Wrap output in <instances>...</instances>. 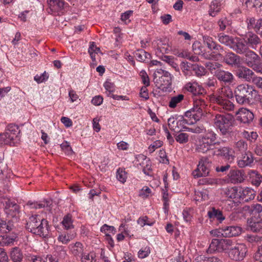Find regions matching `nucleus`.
I'll return each instance as SVG.
<instances>
[{
  "mask_svg": "<svg viewBox=\"0 0 262 262\" xmlns=\"http://www.w3.org/2000/svg\"><path fill=\"white\" fill-rule=\"evenodd\" d=\"M26 228L28 231L42 237L46 238L49 236L48 222L38 215H32L28 219Z\"/></svg>",
  "mask_w": 262,
  "mask_h": 262,
  "instance_id": "nucleus-1",
  "label": "nucleus"
},
{
  "mask_svg": "<svg viewBox=\"0 0 262 262\" xmlns=\"http://www.w3.org/2000/svg\"><path fill=\"white\" fill-rule=\"evenodd\" d=\"M234 121L233 117L229 114H217L213 119L214 126L224 136L230 134Z\"/></svg>",
  "mask_w": 262,
  "mask_h": 262,
  "instance_id": "nucleus-2",
  "label": "nucleus"
},
{
  "mask_svg": "<svg viewBox=\"0 0 262 262\" xmlns=\"http://www.w3.org/2000/svg\"><path fill=\"white\" fill-rule=\"evenodd\" d=\"M253 92L256 91L251 86L244 84L238 85L234 90L236 102L242 105L249 104L252 99Z\"/></svg>",
  "mask_w": 262,
  "mask_h": 262,
  "instance_id": "nucleus-3",
  "label": "nucleus"
},
{
  "mask_svg": "<svg viewBox=\"0 0 262 262\" xmlns=\"http://www.w3.org/2000/svg\"><path fill=\"white\" fill-rule=\"evenodd\" d=\"M244 54L246 65L256 73L262 74V62L259 55L249 49Z\"/></svg>",
  "mask_w": 262,
  "mask_h": 262,
  "instance_id": "nucleus-4",
  "label": "nucleus"
},
{
  "mask_svg": "<svg viewBox=\"0 0 262 262\" xmlns=\"http://www.w3.org/2000/svg\"><path fill=\"white\" fill-rule=\"evenodd\" d=\"M217 135L212 130H208L202 138L200 145L197 148L200 152L205 153L208 150L213 149L212 147L216 144L219 145V142H215Z\"/></svg>",
  "mask_w": 262,
  "mask_h": 262,
  "instance_id": "nucleus-5",
  "label": "nucleus"
},
{
  "mask_svg": "<svg viewBox=\"0 0 262 262\" xmlns=\"http://www.w3.org/2000/svg\"><path fill=\"white\" fill-rule=\"evenodd\" d=\"M20 130L18 125L14 124H8L5 129V132L0 134V145L9 144L11 141L19 137Z\"/></svg>",
  "mask_w": 262,
  "mask_h": 262,
  "instance_id": "nucleus-6",
  "label": "nucleus"
},
{
  "mask_svg": "<svg viewBox=\"0 0 262 262\" xmlns=\"http://www.w3.org/2000/svg\"><path fill=\"white\" fill-rule=\"evenodd\" d=\"M229 257L234 261H239L244 259L247 252V248L245 244H234L232 241V246L228 249Z\"/></svg>",
  "mask_w": 262,
  "mask_h": 262,
  "instance_id": "nucleus-7",
  "label": "nucleus"
},
{
  "mask_svg": "<svg viewBox=\"0 0 262 262\" xmlns=\"http://www.w3.org/2000/svg\"><path fill=\"white\" fill-rule=\"evenodd\" d=\"M211 166V162L208 157H202L197 168L192 173L193 177L194 178L207 177L209 173Z\"/></svg>",
  "mask_w": 262,
  "mask_h": 262,
  "instance_id": "nucleus-8",
  "label": "nucleus"
},
{
  "mask_svg": "<svg viewBox=\"0 0 262 262\" xmlns=\"http://www.w3.org/2000/svg\"><path fill=\"white\" fill-rule=\"evenodd\" d=\"M232 246V241L229 239H213L209 245L208 251L210 252L217 251L221 252L230 248Z\"/></svg>",
  "mask_w": 262,
  "mask_h": 262,
  "instance_id": "nucleus-9",
  "label": "nucleus"
},
{
  "mask_svg": "<svg viewBox=\"0 0 262 262\" xmlns=\"http://www.w3.org/2000/svg\"><path fill=\"white\" fill-rule=\"evenodd\" d=\"M1 203L3 204L5 213L8 216L17 220V216L19 213V206L14 202L11 201L8 198H2Z\"/></svg>",
  "mask_w": 262,
  "mask_h": 262,
  "instance_id": "nucleus-10",
  "label": "nucleus"
},
{
  "mask_svg": "<svg viewBox=\"0 0 262 262\" xmlns=\"http://www.w3.org/2000/svg\"><path fill=\"white\" fill-rule=\"evenodd\" d=\"M230 191L232 192V194L230 195V198H239L245 202H248L253 199L255 196L254 190L249 187H246L240 190L239 194H237V188L236 187H232Z\"/></svg>",
  "mask_w": 262,
  "mask_h": 262,
  "instance_id": "nucleus-11",
  "label": "nucleus"
},
{
  "mask_svg": "<svg viewBox=\"0 0 262 262\" xmlns=\"http://www.w3.org/2000/svg\"><path fill=\"white\" fill-rule=\"evenodd\" d=\"M188 124V121L183 116L178 117L176 120L174 117H171L168 119V125L169 128L175 132H179L182 128L187 129L185 125Z\"/></svg>",
  "mask_w": 262,
  "mask_h": 262,
  "instance_id": "nucleus-12",
  "label": "nucleus"
},
{
  "mask_svg": "<svg viewBox=\"0 0 262 262\" xmlns=\"http://www.w3.org/2000/svg\"><path fill=\"white\" fill-rule=\"evenodd\" d=\"M214 76L221 83L225 85H230L234 80V76L231 73L221 69L215 71Z\"/></svg>",
  "mask_w": 262,
  "mask_h": 262,
  "instance_id": "nucleus-13",
  "label": "nucleus"
},
{
  "mask_svg": "<svg viewBox=\"0 0 262 262\" xmlns=\"http://www.w3.org/2000/svg\"><path fill=\"white\" fill-rule=\"evenodd\" d=\"M213 155L222 157L230 162H232L235 157L233 149L227 146L220 147L215 150Z\"/></svg>",
  "mask_w": 262,
  "mask_h": 262,
  "instance_id": "nucleus-14",
  "label": "nucleus"
},
{
  "mask_svg": "<svg viewBox=\"0 0 262 262\" xmlns=\"http://www.w3.org/2000/svg\"><path fill=\"white\" fill-rule=\"evenodd\" d=\"M212 101L228 111H233L234 108V104L229 99L224 98L222 95H214L212 98Z\"/></svg>",
  "mask_w": 262,
  "mask_h": 262,
  "instance_id": "nucleus-15",
  "label": "nucleus"
},
{
  "mask_svg": "<svg viewBox=\"0 0 262 262\" xmlns=\"http://www.w3.org/2000/svg\"><path fill=\"white\" fill-rule=\"evenodd\" d=\"M227 177L228 181L233 184L241 183L245 179L244 171L235 169L230 170Z\"/></svg>",
  "mask_w": 262,
  "mask_h": 262,
  "instance_id": "nucleus-16",
  "label": "nucleus"
},
{
  "mask_svg": "<svg viewBox=\"0 0 262 262\" xmlns=\"http://www.w3.org/2000/svg\"><path fill=\"white\" fill-rule=\"evenodd\" d=\"M238 115L237 119L245 124L251 123L254 119L253 112L246 108H241L236 113Z\"/></svg>",
  "mask_w": 262,
  "mask_h": 262,
  "instance_id": "nucleus-17",
  "label": "nucleus"
},
{
  "mask_svg": "<svg viewBox=\"0 0 262 262\" xmlns=\"http://www.w3.org/2000/svg\"><path fill=\"white\" fill-rule=\"evenodd\" d=\"M236 76L247 82H253V79L256 76L253 71L247 67H243L237 70Z\"/></svg>",
  "mask_w": 262,
  "mask_h": 262,
  "instance_id": "nucleus-18",
  "label": "nucleus"
},
{
  "mask_svg": "<svg viewBox=\"0 0 262 262\" xmlns=\"http://www.w3.org/2000/svg\"><path fill=\"white\" fill-rule=\"evenodd\" d=\"M230 48L238 54H244L249 49L245 40L243 41L241 38L238 37L234 38Z\"/></svg>",
  "mask_w": 262,
  "mask_h": 262,
  "instance_id": "nucleus-19",
  "label": "nucleus"
},
{
  "mask_svg": "<svg viewBox=\"0 0 262 262\" xmlns=\"http://www.w3.org/2000/svg\"><path fill=\"white\" fill-rule=\"evenodd\" d=\"M247 46L253 49H256L257 46L261 42L260 38L255 33L249 32L244 38Z\"/></svg>",
  "mask_w": 262,
  "mask_h": 262,
  "instance_id": "nucleus-20",
  "label": "nucleus"
},
{
  "mask_svg": "<svg viewBox=\"0 0 262 262\" xmlns=\"http://www.w3.org/2000/svg\"><path fill=\"white\" fill-rule=\"evenodd\" d=\"M223 61L231 67H239L241 64V57L232 52L226 53L223 57Z\"/></svg>",
  "mask_w": 262,
  "mask_h": 262,
  "instance_id": "nucleus-21",
  "label": "nucleus"
},
{
  "mask_svg": "<svg viewBox=\"0 0 262 262\" xmlns=\"http://www.w3.org/2000/svg\"><path fill=\"white\" fill-rule=\"evenodd\" d=\"M222 231V235L225 237L236 236L241 234L242 231L241 228L234 226H224L220 228Z\"/></svg>",
  "mask_w": 262,
  "mask_h": 262,
  "instance_id": "nucleus-22",
  "label": "nucleus"
},
{
  "mask_svg": "<svg viewBox=\"0 0 262 262\" xmlns=\"http://www.w3.org/2000/svg\"><path fill=\"white\" fill-rule=\"evenodd\" d=\"M205 101L202 99H196L193 101V110L198 114V117L201 118L206 114V108L207 106Z\"/></svg>",
  "mask_w": 262,
  "mask_h": 262,
  "instance_id": "nucleus-23",
  "label": "nucleus"
},
{
  "mask_svg": "<svg viewBox=\"0 0 262 262\" xmlns=\"http://www.w3.org/2000/svg\"><path fill=\"white\" fill-rule=\"evenodd\" d=\"M252 154L250 151L242 154L241 159L237 161V165L241 168L250 166L253 162Z\"/></svg>",
  "mask_w": 262,
  "mask_h": 262,
  "instance_id": "nucleus-24",
  "label": "nucleus"
},
{
  "mask_svg": "<svg viewBox=\"0 0 262 262\" xmlns=\"http://www.w3.org/2000/svg\"><path fill=\"white\" fill-rule=\"evenodd\" d=\"M10 257L13 262H23L24 259V254L19 248L15 247L11 249Z\"/></svg>",
  "mask_w": 262,
  "mask_h": 262,
  "instance_id": "nucleus-25",
  "label": "nucleus"
},
{
  "mask_svg": "<svg viewBox=\"0 0 262 262\" xmlns=\"http://www.w3.org/2000/svg\"><path fill=\"white\" fill-rule=\"evenodd\" d=\"M48 4L50 11L49 13L58 12L63 9L64 2L63 0H48Z\"/></svg>",
  "mask_w": 262,
  "mask_h": 262,
  "instance_id": "nucleus-26",
  "label": "nucleus"
},
{
  "mask_svg": "<svg viewBox=\"0 0 262 262\" xmlns=\"http://www.w3.org/2000/svg\"><path fill=\"white\" fill-rule=\"evenodd\" d=\"M247 224L250 230L254 232H259L262 230V220L252 217L247 220Z\"/></svg>",
  "mask_w": 262,
  "mask_h": 262,
  "instance_id": "nucleus-27",
  "label": "nucleus"
},
{
  "mask_svg": "<svg viewBox=\"0 0 262 262\" xmlns=\"http://www.w3.org/2000/svg\"><path fill=\"white\" fill-rule=\"evenodd\" d=\"M140 159L143 160L140 165L142 166L143 171L146 175L151 176L153 174L150 160L144 155L139 156Z\"/></svg>",
  "mask_w": 262,
  "mask_h": 262,
  "instance_id": "nucleus-28",
  "label": "nucleus"
},
{
  "mask_svg": "<svg viewBox=\"0 0 262 262\" xmlns=\"http://www.w3.org/2000/svg\"><path fill=\"white\" fill-rule=\"evenodd\" d=\"M184 89L193 95L196 96L202 94V88L196 82L187 83L184 86Z\"/></svg>",
  "mask_w": 262,
  "mask_h": 262,
  "instance_id": "nucleus-29",
  "label": "nucleus"
},
{
  "mask_svg": "<svg viewBox=\"0 0 262 262\" xmlns=\"http://www.w3.org/2000/svg\"><path fill=\"white\" fill-rule=\"evenodd\" d=\"M203 40L209 49L217 50L219 52L224 51L223 47L214 41L212 37L204 36H203Z\"/></svg>",
  "mask_w": 262,
  "mask_h": 262,
  "instance_id": "nucleus-30",
  "label": "nucleus"
},
{
  "mask_svg": "<svg viewBox=\"0 0 262 262\" xmlns=\"http://www.w3.org/2000/svg\"><path fill=\"white\" fill-rule=\"evenodd\" d=\"M17 238L16 234L12 235H4L0 236V245L4 246H8L13 244Z\"/></svg>",
  "mask_w": 262,
  "mask_h": 262,
  "instance_id": "nucleus-31",
  "label": "nucleus"
},
{
  "mask_svg": "<svg viewBox=\"0 0 262 262\" xmlns=\"http://www.w3.org/2000/svg\"><path fill=\"white\" fill-rule=\"evenodd\" d=\"M249 212L251 214L254 215V217L262 220V205L259 204H252L250 207Z\"/></svg>",
  "mask_w": 262,
  "mask_h": 262,
  "instance_id": "nucleus-32",
  "label": "nucleus"
},
{
  "mask_svg": "<svg viewBox=\"0 0 262 262\" xmlns=\"http://www.w3.org/2000/svg\"><path fill=\"white\" fill-rule=\"evenodd\" d=\"M70 248L72 253L75 256L80 258L83 254V246L80 242H76L74 245H70Z\"/></svg>",
  "mask_w": 262,
  "mask_h": 262,
  "instance_id": "nucleus-33",
  "label": "nucleus"
},
{
  "mask_svg": "<svg viewBox=\"0 0 262 262\" xmlns=\"http://www.w3.org/2000/svg\"><path fill=\"white\" fill-rule=\"evenodd\" d=\"M251 183L256 186H258L262 182V176L257 171L251 170L249 172Z\"/></svg>",
  "mask_w": 262,
  "mask_h": 262,
  "instance_id": "nucleus-34",
  "label": "nucleus"
},
{
  "mask_svg": "<svg viewBox=\"0 0 262 262\" xmlns=\"http://www.w3.org/2000/svg\"><path fill=\"white\" fill-rule=\"evenodd\" d=\"M221 11V2L219 0L213 1L210 5L209 14V15L214 17Z\"/></svg>",
  "mask_w": 262,
  "mask_h": 262,
  "instance_id": "nucleus-35",
  "label": "nucleus"
},
{
  "mask_svg": "<svg viewBox=\"0 0 262 262\" xmlns=\"http://www.w3.org/2000/svg\"><path fill=\"white\" fill-rule=\"evenodd\" d=\"M217 38L220 43L230 48L234 38L224 33H219L217 35Z\"/></svg>",
  "mask_w": 262,
  "mask_h": 262,
  "instance_id": "nucleus-36",
  "label": "nucleus"
},
{
  "mask_svg": "<svg viewBox=\"0 0 262 262\" xmlns=\"http://www.w3.org/2000/svg\"><path fill=\"white\" fill-rule=\"evenodd\" d=\"M208 215L210 219H212L213 220L216 219L220 223L225 219L222 212L220 210L215 209L214 208H213L211 210L208 212Z\"/></svg>",
  "mask_w": 262,
  "mask_h": 262,
  "instance_id": "nucleus-37",
  "label": "nucleus"
},
{
  "mask_svg": "<svg viewBox=\"0 0 262 262\" xmlns=\"http://www.w3.org/2000/svg\"><path fill=\"white\" fill-rule=\"evenodd\" d=\"M158 79H157L155 81L157 83V86L159 88H161L162 89L165 88H169L172 83V78H169L168 79L167 78L163 76H159V82H158Z\"/></svg>",
  "mask_w": 262,
  "mask_h": 262,
  "instance_id": "nucleus-38",
  "label": "nucleus"
},
{
  "mask_svg": "<svg viewBox=\"0 0 262 262\" xmlns=\"http://www.w3.org/2000/svg\"><path fill=\"white\" fill-rule=\"evenodd\" d=\"M184 96L183 94H179L172 97L169 102L168 106L170 108H175L178 104L181 103L184 99Z\"/></svg>",
  "mask_w": 262,
  "mask_h": 262,
  "instance_id": "nucleus-39",
  "label": "nucleus"
},
{
  "mask_svg": "<svg viewBox=\"0 0 262 262\" xmlns=\"http://www.w3.org/2000/svg\"><path fill=\"white\" fill-rule=\"evenodd\" d=\"M137 59L141 62H145L147 59H149L150 55L143 50H139L135 53Z\"/></svg>",
  "mask_w": 262,
  "mask_h": 262,
  "instance_id": "nucleus-40",
  "label": "nucleus"
},
{
  "mask_svg": "<svg viewBox=\"0 0 262 262\" xmlns=\"http://www.w3.org/2000/svg\"><path fill=\"white\" fill-rule=\"evenodd\" d=\"M195 262H222L216 257H207L205 255H199L195 258Z\"/></svg>",
  "mask_w": 262,
  "mask_h": 262,
  "instance_id": "nucleus-41",
  "label": "nucleus"
},
{
  "mask_svg": "<svg viewBox=\"0 0 262 262\" xmlns=\"http://www.w3.org/2000/svg\"><path fill=\"white\" fill-rule=\"evenodd\" d=\"M62 224L66 230L71 229L74 228L73 225V221L72 220V215L68 214L65 215L62 221Z\"/></svg>",
  "mask_w": 262,
  "mask_h": 262,
  "instance_id": "nucleus-42",
  "label": "nucleus"
},
{
  "mask_svg": "<svg viewBox=\"0 0 262 262\" xmlns=\"http://www.w3.org/2000/svg\"><path fill=\"white\" fill-rule=\"evenodd\" d=\"M192 64L187 61H182L181 63V69L185 76H190V70H191Z\"/></svg>",
  "mask_w": 262,
  "mask_h": 262,
  "instance_id": "nucleus-43",
  "label": "nucleus"
},
{
  "mask_svg": "<svg viewBox=\"0 0 262 262\" xmlns=\"http://www.w3.org/2000/svg\"><path fill=\"white\" fill-rule=\"evenodd\" d=\"M191 70L193 71L195 75L198 77L204 75L206 73V69L203 66L198 64H193Z\"/></svg>",
  "mask_w": 262,
  "mask_h": 262,
  "instance_id": "nucleus-44",
  "label": "nucleus"
},
{
  "mask_svg": "<svg viewBox=\"0 0 262 262\" xmlns=\"http://www.w3.org/2000/svg\"><path fill=\"white\" fill-rule=\"evenodd\" d=\"M248 145L246 142L243 140H239L236 142L235 149L236 150L238 151L242 154L247 152Z\"/></svg>",
  "mask_w": 262,
  "mask_h": 262,
  "instance_id": "nucleus-45",
  "label": "nucleus"
},
{
  "mask_svg": "<svg viewBox=\"0 0 262 262\" xmlns=\"http://www.w3.org/2000/svg\"><path fill=\"white\" fill-rule=\"evenodd\" d=\"M116 177L118 181L124 183L127 179V173L125 171V169L119 168L117 171Z\"/></svg>",
  "mask_w": 262,
  "mask_h": 262,
  "instance_id": "nucleus-46",
  "label": "nucleus"
},
{
  "mask_svg": "<svg viewBox=\"0 0 262 262\" xmlns=\"http://www.w3.org/2000/svg\"><path fill=\"white\" fill-rule=\"evenodd\" d=\"M231 24V21L227 17H222L217 21V25L219 26L220 30L224 31L227 27Z\"/></svg>",
  "mask_w": 262,
  "mask_h": 262,
  "instance_id": "nucleus-47",
  "label": "nucleus"
},
{
  "mask_svg": "<svg viewBox=\"0 0 262 262\" xmlns=\"http://www.w3.org/2000/svg\"><path fill=\"white\" fill-rule=\"evenodd\" d=\"M81 262H96V255L93 252L83 254L80 257Z\"/></svg>",
  "mask_w": 262,
  "mask_h": 262,
  "instance_id": "nucleus-48",
  "label": "nucleus"
},
{
  "mask_svg": "<svg viewBox=\"0 0 262 262\" xmlns=\"http://www.w3.org/2000/svg\"><path fill=\"white\" fill-rule=\"evenodd\" d=\"M75 236V233L70 234H61L58 237V240L63 244H68L71 240L73 239Z\"/></svg>",
  "mask_w": 262,
  "mask_h": 262,
  "instance_id": "nucleus-49",
  "label": "nucleus"
},
{
  "mask_svg": "<svg viewBox=\"0 0 262 262\" xmlns=\"http://www.w3.org/2000/svg\"><path fill=\"white\" fill-rule=\"evenodd\" d=\"M188 137L189 136L187 134L181 133L178 135H176L175 139L179 143L184 144L188 142Z\"/></svg>",
  "mask_w": 262,
  "mask_h": 262,
  "instance_id": "nucleus-50",
  "label": "nucleus"
},
{
  "mask_svg": "<svg viewBox=\"0 0 262 262\" xmlns=\"http://www.w3.org/2000/svg\"><path fill=\"white\" fill-rule=\"evenodd\" d=\"M104 87L106 91V94L108 96H111V94L112 92H114L115 90V84L108 81H106L104 83Z\"/></svg>",
  "mask_w": 262,
  "mask_h": 262,
  "instance_id": "nucleus-51",
  "label": "nucleus"
},
{
  "mask_svg": "<svg viewBox=\"0 0 262 262\" xmlns=\"http://www.w3.org/2000/svg\"><path fill=\"white\" fill-rule=\"evenodd\" d=\"M200 185H214L216 184V180L213 178L204 177L199 181Z\"/></svg>",
  "mask_w": 262,
  "mask_h": 262,
  "instance_id": "nucleus-52",
  "label": "nucleus"
},
{
  "mask_svg": "<svg viewBox=\"0 0 262 262\" xmlns=\"http://www.w3.org/2000/svg\"><path fill=\"white\" fill-rule=\"evenodd\" d=\"M55 252L60 259H64L67 256V251L62 246H56Z\"/></svg>",
  "mask_w": 262,
  "mask_h": 262,
  "instance_id": "nucleus-53",
  "label": "nucleus"
},
{
  "mask_svg": "<svg viewBox=\"0 0 262 262\" xmlns=\"http://www.w3.org/2000/svg\"><path fill=\"white\" fill-rule=\"evenodd\" d=\"M150 253V248L149 247H145L140 250L138 252V255L139 258L143 259L147 257Z\"/></svg>",
  "mask_w": 262,
  "mask_h": 262,
  "instance_id": "nucleus-54",
  "label": "nucleus"
},
{
  "mask_svg": "<svg viewBox=\"0 0 262 262\" xmlns=\"http://www.w3.org/2000/svg\"><path fill=\"white\" fill-rule=\"evenodd\" d=\"M44 202L46 204L32 203H30V205L31 208H32L39 209V208H44L45 207H48L51 204L50 201L45 200Z\"/></svg>",
  "mask_w": 262,
  "mask_h": 262,
  "instance_id": "nucleus-55",
  "label": "nucleus"
},
{
  "mask_svg": "<svg viewBox=\"0 0 262 262\" xmlns=\"http://www.w3.org/2000/svg\"><path fill=\"white\" fill-rule=\"evenodd\" d=\"M61 149L68 155H71L73 154L72 147L68 142H65L60 145Z\"/></svg>",
  "mask_w": 262,
  "mask_h": 262,
  "instance_id": "nucleus-56",
  "label": "nucleus"
},
{
  "mask_svg": "<svg viewBox=\"0 0 262 262\" xmlns=\"http://www.w3.org/2000/svg\"><path fill=\"white\" fill-rule=\"evenodd\" d=\"M185 116L187 117L194 119L195 121L200 120L201 118L200 116L198 117V114L192 108L185 113Z\"/></svg>",
  "mask_w": 262,
  "mask_h": 262,
  "instance_id": "nucleus-57",
  "label": "nucleus"
},
{
  "mask_svg": "<svg viewBox=\"0 0 262 262\" xmlns=\"http://www.w3.org/2000/svg\"><path fill=\"white\" fill-rule=\"evenodd\" d=\"M140 75L141 77L142 82L146 86H148L149 85V78L144 70H142L140 73Z\"/></svg>",
  "mask_w": 262,
  "mask_h": 262,
  "instance_id": "nucleus-58",
  "label": "nucleus"
},
{
  "mask_svg": "<svg viewBox=\"0 0 262 262\" xmlns=\"http://www.w3.org/2000/svg\"><path fill=\"white\" fill-rule=\"evenodd\" d=\"M49 78L48 73L45 72L41 75H36L34 77V80H35L37 83H41L43 81L47 80Z\"/></svg>",
  "mask_w": 262,
  "mask_h": 262,
  "instance_id": "nucleus-59",
  "label": "nucleus"
},
{
  "mask_svg": "<svg viewBox=\"0 0 262 262\" xmlns=\"http://www.w3.org/2000/svg\"><path fill=\"white\" fill-rule=\"evenodd\" d=\"M162 60L173 68H175L177 65L174 61V58L172 56L166 55L163 56L162 57Z\"/></svg>",
  "mask_w": 262,
  "mask_h": 262,
  "instance_id": "nucleus-60",
  "label": "nucleus"
},
{
  "mask_svg": "<svg viewBox=\"0 0 262 262\" xmlns=\"http://www.w3.org/2000/svg\"><path fill=\"white\" fill-rule=\"evenodd\" d=\"M246 238L249 242L258 243L262 241V236H258L255 235H247Z\"/></svg>",
  "mask_w": 262,
  "mask_h": 262,
  "instance_id": "nucleus-61",
  "label": "nucleus"
},
{
  "mask_svg": "<svg viewBox=\"0 0 262 262\" xmlns=\"http://www.w3.org/2000/svg\"><path fill=\"white\" fill-rule=\"evenodd\" d=\"M163 145V142L161 141L157 140L155 141L153 144L150 145L149 147V151L150 152H153L156 149L160 147Z\"/></svg>",
  "mask_w": 262,
  "mask_h": 262,
  "instance_id": "nucleus-62",
  "label": "nucleus"
},
{
  "mask_svg": "<svg viewBox=\"0 0 262 262\" xmlns=\"http://www.w3.org/2000/svg\"><path fill=\"white\" fill-rule=\"evenodd\" d=\"M133 13V11L128 10L124 13H122L121 16V19L124 21L125 24H127V23L130 22V20H128L130 16L132 15Z\"/></svg>",
  "mask_w": 262,
  "mask_h": 262,
  "instance_id": "nucleus-63",
  "label": "nucleus"
},
{
  "mask_svg": "<svg viewBox=\"0 0 262 262\" xmlns=\"http://www.w3.org/2000/svg\"><path fill=\"white\" fill-rule=\"evenodd\" d=\"M253 258L256 261L262 262V246L258 247L253 256Z\"/></svg>",
  "mask_w": 262,
  "mask_h": 262,
  "instance_id": "nucleus-64",
  "label": "nucleus"
}]
</instances>
